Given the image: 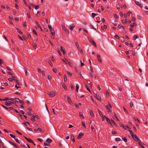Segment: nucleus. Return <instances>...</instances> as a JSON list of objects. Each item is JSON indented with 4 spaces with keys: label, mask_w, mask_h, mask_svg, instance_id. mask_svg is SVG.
<instances>
[{
    "label": "nucleus",
    "mask_w": 148,
    "mask_h": 148,
    "mask_svg": "<svg viewBox=\"0 0 148 148\" xmlns=\"http://www.w3.org/2000/svg\"><path fill=\"white\" fill-rule=\"evenodd\" d=\"M112 134H117V132L115 131H112Z\"/></svg>",
    "instance_id": "0e129e2a"
},
{
    "label": "nucleus",
    "mask_w": 148,
    "mask_h": 148,
    "mask_svg": "<svg viewBox=\"0 0 148 148\" xmlns=\"http://www.w3.org/2000/svg\"><path fill=\"white\" fill-rule=\"evenodd\" d=\"M9 99L8 98H5L4 99H2V101L3 100L4 101H6L7 100H9Z\"/></svg>",
    "instance_id": "de8ad7c7"
},
{
    "label": "nucleus",
    "mask_w": 148,
    "mask_h": 148,
    "mask_svg": "<svg viewBox=\"0 0 148 148\" xmlns=\"http://www.w3.org/2000/svg\"><path fill=\"white\" fill-rule=\"evenodd\" d=\"M64 80L65 82H66L67 80V77L66 75H64Z\"/></svg>",
    "instance_id": "5701e85b"
},
{
    "label": "nucleus",
    "mask_w": 148,
    "mask_h": 148,
    "mask_svg": "<svg viewBox=\"0 0 148 148\" xmlns=\"http://www.w3.org/2000/svg\"><path fill=\"white\" fill-rule=\"evenodd\" d=\"M91 15H92V17L93 18L95 17V15H97V14H95L94 13H92L91 14Z\"/></svg>",
    "instance_id": "5fc2aeb1"
},
{
    "label": "nucleus",
    "mask_w": 148,
    "mask_h": 148,
    "mask_svg": "<svg viewBox=\"0 0 148 148\" xmlns=\"http://www.w3.org/2000/svg\"><path fill=\"white\" fill-rule=\"evenodd\" d=\"M62 29L65 30L67 29L65 27V26L64 25H62Z\"/></svg>",
    "instance_id": "8fccbe9b"
},
{
    "label": "nucleus",
    "mask_w": 148,
    "mask_h": 148,
    "mask_svg": "<svg viewBox=\"0 0 148 148\" xmlns=\"http://www.w3.org/2000/svg\"><path fill=\"white\" fill-rule=\"evenodd\" d=\"M139 143L141 147L143 148H144L145 147V145L144 143H142L140 140H139Z\"/></svg>",
    "instance_id": "39448f33"
},
{
    "label": "nucleus",
    "mask_w": 148,
    "mask_h": 148,
    "mask_svg": "<svg viewBox=\"0 0 148 148\" xmlns=\"http://www.w3.org/2000/svg\"><path fill=\"white\" fill-rule=\"evenodd\" d=\"M114 16L116 18H118V17H119L118 16V15L116 14H114Z\"/></svg>",
    "instance_id": "3c124183"
},
{
    "label": "nucleus",
    "mask_w": 148,
    "mask_h": 148,
    "mask_svg": "<svg viewBox=\"0 0 148 148\" xmlns=\"http://www.w3.org/2000/svg\"><path fill=\"white\" fill-rule=\"evenodd\" d=\"M24 70L25 72V74L26 75H28V73L27 72V70L26 69L25 67H24Z\"/></svg>",
    "instance_id": "bb28decb"
},
{
    "label": "nucleus",
    "mask_w": 148,
    "mask_h": 148,
    "mask_svg": "<svg viewBox=\"0 0 148 148\" xmlns=\"http://www.w3.org/2000/svg\"><path fill=\"white\" fill-rule=\"evenodd\" d=\"M111 121L112 122V123L116 127L117 126V124L116 123H115V122L113 120H111Z\"/></svg>",
    "instance_id": "c756f323"
},
{
    "label": "nucleus",
    "mask_w": 148,
    "mask_h": 148,
    "mask_svg": "<svg viewBox=\"0 0 148 148\" xmlns=\"http://www.w3.org/2000/svg\"><path fill=\"white\" fill-rule=\"evenodd\" d=\"M79 88V86L77 84H76V91L77 92H78V90Z\"/></svg>",
    "instance_id": "b1692460"
},
{
    "label": "nucleus",
    "mask_w": 148,
    "mask_h": 148,
    "mask_svg": "<svg viewBox=\"0 0 148 148\" xmlns=\"http://www.w3.org/2000/svg\"><path fill=\"white\" fill-rule=\"evenodd\" d=\"M27 16L28 18H31V16L30 15V13L29 12H28L27 13Z\"/></svg>",
    "instance_id": "f704fd0d"
},
{
    "label": "nucleus",
    "mask_w": 148,
    "mask_h": 148,
    "mask_svg": "<svg viewBox=\"0 0 148 148\" xmlns=\"http://www.w3.org/2000/svg\"><path fill=\"white\" fill-rule=\"evenodd\" d=\"M90 73H92L93 72L92 67L91 66L90 67Z\"/></svg>",
    "instance_id": "6e6d98bb"
},
{
    "label": "nucleus",
    "mask_w": 148,
    "mask_h": 148,
    "mask_svg": "<svg viewBox=\"0 0 148 148\" xmlns=\"http://www.w3.org/2000/svg\"><path fill=\"white\" fill-rule=\"evenodd\" d=\"M98 113H99V114L101 116V117H103V115L102 114L100 110H98Z\"/></svg>",
    "instance_id": "a878e982"
},
{
    "label": "nucleus",
    "mask_w": 148,
    "mask_h": 148,
    "mask_svg": "<svg viewBox=\"0 0 148 148\" xmlns=\"http://www.w3.org/2000/svg\"><path fill=\"white\" fill-rule=\"evenodd\" d=\"M16 29L18 32L20 34L22 35L23 34V33L21 31L18 29V28H16Z\"/></svg>",
    "instance_id": "dca6fc26"
},
{
    "label": "nucleus",
    "mask_w": 148,
    "mask_h": 148,
    "mask_svg": "<svg viewBox=\"0 0 148 148\" xmlns=\"http://www.w3.org/2000/svg\"><path fill=\"white\" fill-rule=\"evenodd\" d=\"M32 46L33 47L35 48H37L36 44L34 42L33 43Z\"/></svg>",
    "instance_id": "393cba45"
},
{
    "label": "nucleus",
    "mask_w": 148,
    "mask_h": 148,
    "mask_svg": "<svg viewBox=\"0 0 148 148\" xmlns=\"http://www.w3.org/2000/svg\"><path fill=\"white\" fill-rule=\"evenodd\" d=\"M10 135L11 137H12V138H14V139L15 138V136L13 135V134H10Z\"/></svg>",
    "instance_id": "4c0bfd02"
},
{
    "label": "nucleus",
    "mask_w": 148,
    "mask_h": 148,
    "mask_svg": "<svg viewBox=\"0 0 148 148\" xmlns=\"http://www.w3.org/2000/svg\"><path fill=\"white\" fill-rule=\"evenodd\" d=\"M135 3L136 4L138 5L141 8H142L143 5L141 3H139L138 1H135Z\"/></svg>",
    "instance_id": "f03ea898"
},
{
    "label": "nucleus",
    "mask_w": 148,
    "mask_h": 148,
    "mask_svg": "<svg viewBox=\"0 0 148 148\" xmlns=\"http://www.w3.org/2000/svg\"><path fill=\"white\" fill-rule=\"evenodd\" d=\"M89 112L91 116H94V114L93 112V111L91 110H89Z\"/></svg>",
    "instance_id": "f3484780"
},
{
    "label": "nucleus",
    "mask_w": 148,
    "mask_h": 148,
    "mask_svg": "<svg viewBox=\"0 0 148 148\" xmlns=\"http://www.w3.org/2000/svg\"><path fill=\"white\" fill-rule=\"evenodd\" d=\"M121 41L122 42H124L125 41L124 38V37H122L121 39Z\"/></svg>",
    "instance_id": "49530a36"
},
{
    "label": "nucleus",
    "mask_w": 148,
    "mask_h": 148,
    "mask_svg": "<svg viewBox=\"0 0 148 148\" xmlns=\"http://www.w3.org/2000/svg\"><path fill=\"white\" fill-rule=\"evenodd\" d=\"M69 27L71 30H73V28L75 27V25L73 24L72 23L69 26Z\"/></svg>",
    "instance_id": "0eeeda50"
},
{
    "label": "nucleus",
    "mask_w": 148,
    "mask_h": 148,
    "mask_svg": "<svg viewBox=\"0 0 148 148\" xmlns=\"http://www.w3.org/2000/svg\"><path fill=\"white\" fill-rule=\"evenodd\" d=\"M15 81L16 82V84H17L18 85H20V84L18 82V80H17V79H14Z\"/></svg>",
    "instance_id": "ea45409f"
},
{
    "label": "nucleus",
    "mask_w": 148,
    "mask_h": 148,
    "mask_svg": "<svg viewBox=\"0 0 148 148\" xmlns=\"http://www.w3.org/2000/svg\"><path fill=\"white\" fill-rule=\"evenodd\" d=\"M8 142L10 143L11 145H12L14 146L15 147H17V146L16 145L14 144V143H12L11 141H8Z\"/></svg>",
    "instance_id": "4be33fe9"
},
{
    "label": "nucleus",
    "mask_w": 148,
    "mask_h": 148,
    "mask_svg": "<svg viewBox=\"0 0 148 148\" xmlns=\"http://www.w3.org/2000/svg\"><path fill=\"white\" fill-rule=\"evenodd\" d=\"M113 24L115 26H117V22L116 21H115L114 22H112Z\"/></svg>",
    "instance_id": "7c9ffc66"
},
{
    "label": "nucleus",
    "mask_w": 148,
    "mask_h": 148,
    "mask_svg": "<svg viewBox=\"0 0 148 148\" xmlns=\"http://www.w3.org/2000/svg\"><path fill=\"white\" fill-rule=\"evenodd\" d=\"M49 64L51 66H53V64L51 61H49Z\"/></svg>",
    "instance_id": "e2e57ef3"
},
{
    "label": "nucleus",
    "mask_w": 148,
    "mask_h": 148,
    "mask_svg": "<svg viewBox=\"0 0 148 148\" xmlns=\"http://www.w3.org/2000/svg\"><path fill=\"white\" fill-rule=\"evenodd\" d=\"M106 121L108 123L110 122V120L108 118H106Z\"/></svg>",
    "instance_id": "4d7b16f0"
},
{
    "label": "nucleus",
    "mask_w": 148,
    "mask_h": 148,
    "mask_svg": "<svg viewBox=\"0 0 148 148\" xmlns=\"http://www.w3.org/2000/svg\"><path fill=\"white\" fill-rule=\"evenodd\" d=\"M14 139L15 140L16 142L17 143H18L19 144H20V143L18 141V140L17 139H16L15 138H14Z\"/></svg>",
    "instance_id": "13d9d810"
},
{
    "label": "nucleus",
    "mask_w": 148,
    "mask_h": 148,
    "mask_svg": "<svg viewBox=\"0 0 148 148\" xmlns=\"http://www.w3.org/2000/svg\"><path fill=\"white\" fill-rule=\"evenodd\" d=\"M71 140H72V141H73V143L75 142V137L73 135H72L71 136Z\"/></svg>",
    "instance_id": "2eb2a0df"
},
{
    "label": "nucleus",
    "mask_w": 148,
    "mask_h": 148,
    "mask_svg": "<svg viewBox=\"0 0 148 148\" xmlns=\"http://www.w3.org/2000/svg\"><path fill=\"white\" fill-rule=\"evenodd\" d=\"M22 37L25 40H27V38L26 37V36L25 35H23L22 36Z\"/></svg>",
    "instance_id": "58836bf2"
},
{
    "label": "nucleus",
    "mask_w": 148,
    "mask_h": 148,
    "mask_svg": "<svg viewBox=\"0 0 148 148\" xmlns=\"http://www.w3.org/2000/svg\"><path fill=\"white\" fill-rule=\"evenodd\" d=\"M123 109L125 113H126L127 114H128L129 113L127 110L124 107H123Z\"/></svg>",
    "instance_id": "2f4dec72"
},
{
    "label": "nucleus",
    "mask_w": 148,
    "mask_h": 148,
    "mask_svg": "<svg viewBox=\"0 0 148 148\" xmlns=\"http://www.w3.org/2000/svg\"><path fill=\"white\" fill-rule=\"evenodd\" d=\"M1 106L3 107V108H5L6 110H9L8 109V108L7 107L5 106H4L2 104L1 105Z\"/></svg>",
    "instance_id": "79ce46f5"
},
{
    "label": "nucleus",
    "mask_w": 148,
    "mask_h": 148,
    "mask_svg": "<svg viewBox=\"0 0 148 148\" xmlns=\"http://www.w3.org/2000/svg\"><path fill=\"white\" fill-rule=\"evenodd\" d=\"M106 108H107V109L108 110V112H111V110H110V107L106 105Z\"/></svg>",
    "instance_id": "6ab92c4d"
},
{
    "label": "nucleus",
    "mask_w": 148,
    "mask_h": 148,
    "mask_svg": "<svg viewBox=\"0 0 148 148\" xmlns=\"http://www.w3.org/2000/svg\"><path fill=\"white\" fill-rule=\"evenodd\" d=\"M115 140L116 142H119V141H121V140L120 138H115Z\"/></svg>",
    "instance_id": "473e14b6"
},
{
    "label": "nucleus",
    "mask_w": 148,
    "mask_h": 148,
    "mask_svg": "<svg viewBox=\"0 0 148 148\" xmlns=\"http://www.w3.org/2000/svg\"><path fill=\"white\" fill-rule=\"evenodd\" d=\"M84 135V134L82 133H79V135L77 137V138L78 139H80L82 138V136Z\"/></svg>",
    "instance_id": "9b49d317"
},
{
    "label": "nucleus",
    "mask_w": 148,
    "mask_h": 148,
    "mask_svg": "<svg viewBox=\"0 0 148 148\" xmlns=\"http://www.w3.org/2000/svg\"><path fill=\"white\" fill-rule=\"evenodd\" d=\"M50 31L51 34V36L54 37V36L55 35V32L54 30L53 29L52 30H50Z\"/></svg>",
    "instance_id": "1a4fd4ad"
},
{
    "label": "nucleus",
    "mask_w": 148,
    "mask_h": 148,
    "mask_svg": "<svg viewBox=\"0 0 148 148\" xmlns=\"http://www.w3.org/2000/svg\"><path fill=\"white\" fill-rule=\"evenodd\" d=\"M66 73L69 75L70 76H71L72 75V73L69 72V71H66Z\"/></svg>",
    "instance_id": "e433bc0d"
},
{
    "label": "nucleus",
    "mask_w": 148,
    "mask_h": 148,
    "mask_svg": "<svg viewBox=\"0 0 148 148\" xmlns=\"http://www.w3.org/2000/svg\"><path fill=\"white\" fill-rule=\"evenodd\" d=\"M60 50L62 51H65L64 48L62 46H61Z\"/></svg>",
    "instance_id": "c85d7f7f"
},
{
    "label": "nucleus",
    "mask_w": 148,
    "mask_h": 148,
    "mask_svg": "<svg viewBox=\"0 0 148 148\" xmlns=\"http://www.w3.org/2000/svg\"><path fill=\"white\" fill-rule=\"evenodd\" d=\"M114 37L117 39H119V37L117 35H115L114 36Z\"/></svg>",
    "instance_id": "37998d69"
},
{
    "label": "nucleus",
    "mask_w": 148,
    "mask_h": 148,
    "mask_svg": "<svg viewBox=\"0 0 148 148\" xmlns=\"http://www.w3.org/2000/svg\"><path fill=\"white\" fill-rule=\"evenodd\" d=\"M23 123L26 126H27V124H28L29 125V123L28 122H27V121H26L24 123Z\"/></svg>",
    "instance_id": "c9c22d12"
},
{
    "label": "nucleus",
    "mask_w": 148,
    "mask_h": 148,
    "mask_svg": "<svg viewBox=\"0 0 148 148\" xmlns=\"http://www.w3.org/2000/svg\"><path fill=\"white\" fill-rule=\"evenodd\" d=\"M97 60H98L101 62V63H102V61L101 59V56H100L99 54H97Z\"/></svg>",
    "instance_id": "9d476101"
},
{
    "label": "nucleus",
    "mask_w": 148,
    "mask_h": 148,
    "mask_svg": "<svg viewBox=\"0 0 148 148\" xmlns=\"http://www.w3.org/2000/svg\"><path fill=\"white\" fill-rule=\"evenodd\" d=\"M48 27L49 29H50V30L53 29L52 28L51 26L50 25H48Z\"/></svg>",
    "instance_id": "864d4df0"
},
{
    "label": "nucleus",
    "mask_w": 148,
    "mask_h": 148,
    "mask_svg": "<svg viewBox=\"0 0 148 148\" xmlns=\"http://www.w3.org/2000/svg\"><path fill=\"white\" fill-rule=\"evenodd\" d=\"M33 32L34 34L37 35V34L35 30L34 29H33Z\"/></svg>",
    "instance_id": "774afa93"
},
{
    "label": "nucleus",
    "mask_w": 148,
    "mask_h": 148,
    "mask_svg": "<svg viewBox=\"0 0 148 148\" xmlns=\"http://www.w3.org/2000/svg\"><path fill=\"white\" fill-rule=\"evenodd\" d=\"M16 103L15 101L12 102L11 101H8V102H6L5 103V105H6L7 106H10V105H11L12 104H16Z\"/></svg>",
    "instance_id": "f257e3e1"
},
{
    "label": "nucleus",
    "mask_w": 148,
    "mask_h": 148,
    "mask_svg": "<svg viewBox=\"0 0 148 148\" xmlns=\"http://www.w3.org/2000/svg\"><path fill=\"white\" fill-rule=\"evenodd\" d=\"M96 97L97 99L98 100H101V98L100 96L98 94H97V93L96 95Z\"/></svg>",
    "instance_id": "f8f14e48"
},
{
    "label": "nucleus",
    "mask_w": 148,
    "mask_h": 148,
    "mask_svg": "<svg viewBox=\"0 0 148 148\" xmlns=\"http://www.w3.org/2000/svg\"><path fill=\"white\" fill-rule=\"evenodd\" d=\"M34 8L36 9L37 10L39 8V6L38 5H37L36 6H35V7H34Z\"/></svg>",
    "instance_id": "09e8293b"
},
{
    "label": "nucleus",
    "mask_w": 148,
    "mask_h": 148,
    "mask_svg": "<svg viewBox=\"0 0 148 148\" xmlns=\"http://www.w3.org/2000/svg\"><path fill=\"white\" fill-rule=\"evenodd\" d=\"M79 116H80L81 117L82 119H84V116H83L81 112H79Z\"/></svg>",
    "instance_id": "72a5a7b5"
},
{
    "label": "nucleus",
    "mask_w": 148,
    "mask_h": 148,
    "mask_svg": "<svg viewBox=\"0 0 148 148\" xmlns=\"http://www.w3.org/2000/svg\"><path fill=\"white\" fill-rule=\"evenodd\" d=\"M46 141L47 143H50L52 142V140L49 138H47L46 140Z\"/></svg>",
    "instance_id": "ddd939ff"
},
{
    "label": "nucleus",
    "mask_w": 148,
    "mask_h": 148,
    "mask_svg": "<svg viewBox=\"0 0 148 148\" xmlns=\"http://www.w3.org/2000/svg\"><path fill=\"white\" fill-rule=\"evenodd\" d=\"M21 145L23 147H26V146L24 144H23L22 143H21Z\"/></svg>",
    "instance_id": "bf43d9fd"
},
{
    "label": "nucleus",
    "mask_w": 148,
    "mask_h": 148,
    "mask_svg": "<svg viewBox=\"0 0 148 148\" xmlns=\"http://www.w3.org/2000/svg\"><path fill=\"white\" fill-rule=\"evenodd\" d=\"M133 139L136 141H138V142L139 143V139L138 138L136 135L135 134L134 135V138H133Z\"/></svg>",
    "instance_id": "423d86ee"
},
{
    "label": "nucleus",
    "mask_w": 148,
    "mask_h": 148,
    "mask_svg": "<svg viewBox=\"0 0 148 148\" xmlns=\"http://www.w3.org/2000/svg\"><path fill=\"white\" fill-rule=\"evenodd\" d=\"M65 31V33L67 35H68L69 34V32L68 30L67 29L64 30Z\"/></svg>",
    "instance_id": "a18cd8bd"
},
{
    "label": "nucleus",
    "mask_w": 148,
    "mask_h": 148,
    "mask_svg": "<svg viewBox=\"0 0 148 148\" xmlns=\"http://www.w3.org/2000/svg\"><path fill=\"white\" fill-rule=\"evenodd\" d=\"M3 63V62L2 60L1 59H0V66H1V64Z\"/></svg>",
    "instance_id": "680f3d73"
},
{
    "label": "nucleus",
    "mask_w": 148,
    "mask_h": 148,
    "mask_svg": "<svg viewBox=\"0 0 148 148\" xmlns=\"http://www.w3.org/2000/svg\"><path fill=\"white\" fill-rule=\"evenodd\" d=\"M67 99L68 101V102L70 104H71L72 103V102L71 101V99L69 97H67Z\"/></svg>",
    "instance_id": "4468645a"
},
{
    "label": "nucleus",
    "mask_w": 148,
    "mask_h": 148,
    "mask_svg": "<svg viewBox=\"0 0 148 148\" xmlns=\"http://www.w3.org/2000/svg\"><path fill=\"white\" fill-rule=\"evenodd\" d=\"M40 12L38 11L37 14V16H40Z\"/></svg>",
    "instance_id": "052dcab7"
},
{
    "label": "nucleus",
    "mask_w": 148,
    "mask_h": 148,
    "mask_svg": "<svg viewBox=\"0 0 148 148\" xmlns=\"http://www.w3.org/2000/svg\"><path fill=\"white\" fill-rule=\"evenodd\" d=\"M48 94L49 95V96L51 97H53L55 95V92L53 91L50 92Z\"/></svg>",
    "instance_id": "7ed1b4c3"
},
{
    "label": "nucleus",
    "mask_w": 148,
    "mask_h": 148,
    "mask_svg": "<svg viewBox=\"0 0 148 148\" xmlns=\"http://www.w3.org/2000/svg\"><path fill=\"white\" fill-rule=\"evenodd\" d=\"M19 102H20V103L22 104V105H23L24 104V101H22V100H20V101Z\"/></svg>",
    "instance_id": "c03bdc74"
},
{
    "label": "nucleus",
    "mask_w": 148,
    "mask_h": 148,
    "mask_svg": "<svg viewBox=\"0 0 148 148\" xmlns=\"http://www.w3.org/2000/svg\"><path fill=\"white\" fill-rule=\"evenodd\" d=\"M91 43L92 45L94 46L95 47H97L96 44L93 40L91 42Z\"/></svg>",
    "instance_id": "aec40b11"
},
{
    "label": "nucleus",
    "mask_w": 148,
    "mask_h": 148,
    "mask_svg": "<svg viewBox=\"0 0 148 148\" xmlns=\"http://www.w3.org/2000/svg\"><path fill=\"white\" fill-rule=\"evenodd\" d=\"M137 25V24L136 23H134L133 24H131L130 25V26H131L132 27H134V26H136Z\"/></svg>",
    "instance_id": "a211bd4d"
},
{
    "label": "nucleus",
    "mask_w": 148,
    "mask_h": 148,
    "mask_svg": "<svg viewBox=\"0 0 148 148\" xmlns=\"http://www.w3.org/2000/svg\"><path fill=\"white\" fill-rule=\"evenodd\" d=\"M122 139L125 142H127V139L126 138V137H124V138L122 137Z\"/></svg>",
    "instance_id": "cd10ccee"
},
{
    "label": "nucleus",
    "mask_w": 148,
    "mask_h": 148,
    "mask_svg": "<svg viewBox=\"0 0 148 148\" xmlns=\"http://www.w3.org/2000/svg\"><path fill=\"white\" fill-rule=\"evenodd\" d=\"M138 38V36H137V35H135V36H134V38H133V39H134V40H136L137 38Z\"/></svg>",
    "instance_id": "a19ab883"
},
{
    "label": "nucleus",
    "mask_w": 148,
    "mask_h": 148,
    "mask_svg": "<svg viewBox=\"0 0 148 148\" xmlns=\"http://www.w3.org/2000/svg\"><path fill=\"white\" fill-rule=\"evenodd\" d=\"M30 143H33V141L31 140L30 138H27L26 137L24 136V137Z\"/></svg>",
    "instance_id": "6e6552de"
},
{
    "label": "nucleus",
    "mask_w": 148,
    "mask_h": 148,
    "mask_svg": "<svg viewBox=\"0 0 148 148\" xmlns=\"http://www.w3.org/2000/svg\"><path fill=\"white\" fill-rule=\"evenodd\" d=\"M15 101L16 102H18L20 101V99L19 98H16L14 99Z\"/></svg>",
    "instance_id": "412c9836"
},
{
    "label": "nucleus",
    "mask_w": 148,
    "mask_h": 148,
    "mask_svg": "<svg viewBox=\"0 0 148 148\" xmlns=\"http://www.w3.org/2000/svg\"><path fill=\"white\" fill-rule=\"evenodd\" d=\"M37 140H38V141H39V142H40L41 143H42L43 141V140H42L40 138H37Z\"/></svg>",
    "instance_id": "603ef678"
},
{
    "label": "nucleus",
    "mask_w": 148,
    "mask_h": 148,
    "mask_svg": "<svg viewBox=\"0 0 148 148\" xmlns=\"http://www.w3.org/2000/svg\"><path fill=\"white\" fill-rule=\"evenodd\" d=\"M0 147H2L3 148H5L6 147L4 145V143L0 139Z\"/></svg>",
    "instance_id": "20e7f679"
},
{
    "label": "nucleus",
    "mask_w": 148,
    "mask_h": 148,
    "mask_svg": "<svg viewBox=\"0 0 148 148\" xmlns=\"http://www.w3.org/2000/svg\"><path fill=\"white\" fill-rule=\"evenodd\" d=\"M27 36L28 38H31V36L30 34L28 33L27 34Z\"/></svg>",
    "instance_id": "69168bd1"
},
{
    "label": "nucleus",
    "mask_w": 148,
    "mask_h": 148,
    "mask_svg": "<svg viewBox=\"0 0 148 148\" xmlns=\"http://www.w3.org/2000/svg\"><path fill=\"white\" fill-rule=\"evenodd\" d=\"M38 71V72L40 73L41 72V70L39 68H37Z\"/></svg>",
    "instance_id": "338daca9"
}]
</instances>
